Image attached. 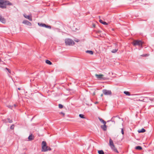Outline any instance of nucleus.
Instances as JSON below:
<instances>
[{"instance_id": "a211bd4d", "label": "nucleus", "mask_w": 154, "mask_h": 154, "mask_svg": "<svg viewBox=\"0 0 154 154\" xmlns=\"http://www.w3.org/2000/svg\"><path fill=\"white\" fill-rule=\"evenodd\" d=\"M86 52L88 54H90L92 55L93 54L94 52L93 51H92L88 50L86 51Z\"/></svg>"}, {"instance_id": "37998d69", "label": "nucleus", "mask_w": 154, "mask_h": 154, "mask_svg": "<svg viewBox=\"0 0 154 154\" xmlns=\"http://www.w3.org/2000/svg\"><path fill=\"white\" fill-rule=\"evenodd\" d=\"M1 61V59H0V61Z\"/></svg>"}, {"instance_id": "6e6552de", "label": "nucleus", "mask_w": 154, "mask_h": 154, "mask_svg": "<svg viewBox=\"0 0 154 154\" xmlns=\"http://www.w3.org/2000/svg\"><path fill=\"white\" fill-rule=\"evenodd\" d=\"M23 24H26L29 26H31L32 25L31 23L29 21L27 20H25L23 21Z\"/></svg>"}, {"instance_id": "f704fd0d", "label": "nucleus", "mask_w": 154, "mask_h": 154, "mask_svg": "<svg viewBox=\"0 0 154 154\" xmlns=\"http://www.w3.org/2000/svg\"><path fill=\"white\" fill-rule=\"evenodd\" d=\"M14 106L15 107H16V106H17V105H16V104H14Z\"/></svg>"}, {"instance_id": "bb28decb", "label": "nucleus", "mask_w": 154, "mask_h": 154, "mask_svg": "<svg viewBox=\"0 0 154 154\" xmlns=\"http://www.w3.org/2000/svg\"><path fill=\"white\" fill-rule=\"evenodd\" d=\"M79 116L82 118L84 119L85 118L84 115L82 114H79Z\"/></svg>"}, {"instance_id": "79ce46f5", "label": "nucleus", "mask_w": 154, "mask_h": 154, "mask_svg": "<svg viewBox=\"0 0 154 154\" xmlns=\"http://www.w3.org/2000/svg\"><path fill=\"white\" fill-rule=\"evenodd\" d=\"M115 117H112V119H113V118Z\"/></svg>"}, {"instance_id": "ddd939ff", "label": "nucleus", "mask_w": 154, "mask_h": 154, "mask_svg": "<svg viewBox=\"0 0 154 154\" xmlns=\"http://www.w3.org/2000/svg\"><path fill=\"white\" fill-rule=\"evenodd\" d=\"M144 98L143 99V100H141V101H143L145 102H147L148 100H149V98L148 97H144Z\"/></svg>"}, {"instance_id": "412c9836", "label": "nucleus", "mask_w": 154, "mask_h": 154, "mask_svg": "<svg viewBox=\"0 0 154 154\" xmlns=\"http://www.w3.org/2000/svg\"><path fill=\"white\" fill-rule=\"evenodd\" d=\"M135 149L139 150H141L142 149V148L141 146H137L135 147Z\"/></svg>"}, {"instance_id": "9b49d317", "label": "nucleus", "mask_w": 154, "mask_h": 154, "mask_svg": "<svg viewBox=\"0 0 154 154\" xmlns=\"http://www.w3.org/2000/svg\"><path fill=\"white\" fill-rule=\"evenodd\" d=\"M111 149L114 152H118V150L117 149L115 148L114 145H113V146H110Z\"/></svg>"}, {"instance_id": "a19ab883", "label": "nucleus", "mask_w": 154, "mask_h": 154, "mask_svg": "<svg viewBox=\"0 0 154 154\" xmlns=\"http://www.w3.org/2000/svg\"><path fill=\"white\" fill-rule=\"evenodd\" d=\"M18 90H20V88H18Z\"/></svg>"}, {"instance_id": "f257e3e1", "label": "nucleus", "mask_w": 154, "mask_h": 154, "mask_svg": "<svg viewBox=\"0 0 154 154\" xmlns=\"http://www.w3.org/2000/svg\"><path fill=\"white\" fill-rule=\"evenodd\" d=\"M12 5V4L8 1L0 0V8H6V5Z\"/></svg>"}, {"instance_id": "2f4dec72", "label": "nucleus", "mask_w": 154, "mask_h": 154, "mask_svg": "<svg viewBox=\"0 0 154 154\" xmlns=\"http://www.w3.org/2000/svg\"><path fill=\"white\" fill-rule=\"evenodd\" d=\"M6 69L8 70V71L9 73H11V71L9 69L7 68H6Z\"/></svg>"}, {"instance_id": "4be33fe9", "label": "nucleus", "mask_w": 154, "mask_h": 154, "mask_svg": "<svg viewBox=\"0 0 154 154\" xmlns=\"http://www.w3.org/2000/svg\"><path fill=\"white\" fill-rule=\"evenodd\" d=\"M45 62L46 63L50 65H51L52 64V63L50 61L47 60H46Z\"/></svg>"}, {"instance_id": "1a4fd4ad", "label": "nucleus", "mask_w": 154, "mask_h": 154, "mask_svg": "<svg viewBox=\"0 0 154 154\" xmlns=\"http://www.w3.org/2000/svg\"><path fill=\"white\" fill-rule=\"evenodd\" d=\"M3 122L5 123L9 122L10 123H11L13 122L12 120L11 119H10L9 118H7L6 119H5L4 120H3Z\"/></svg>"}, {"instance_id": "f3484780", "label": "nucleus", "mask_w": 154, "mask_h": 154, "mask_svg": "<svg viewBox=\"0 0 154 154\" xmlns=\"http://www.w3.org/2000/svg\"><path fill=\"white\" fill-rule=\"evenodd\" d=\"M38 24L39 26L42 27H45V24L42 23H38Z\"/></svg>"}, {"instance_id": "473e14b6", "label": "nucleus", "mask_w": 154, "mask_h": 154, "mask_svg": "<svg viewBox=\"0 0 154 154\" xmlns=\"http://www.w3.org/2000/svg\"><path fill=\"white\" fill-rule=\"evenodd\" d=\"M8 107L9 108H10L11 109H12V107H13V106H11V105H8Z\"/></svg>"}, {"instance_id": "7ed1b4c3", "label": "nucleus", "mask_w": 154, "mask_h": 154, "mask_svg": "<svg viewBox=\"0 0 154 154\" xmlns=\"http://www.w3.org/2000/svg\"><path fill=\"white\" fill-rule=\"evenodd\" d=\"M132 44L135 46L138 45L139 47H142V45L143 44V42L140 40H135L133 41Z\"/></svg>"}, {"instance_id": "c85d7f7f", "label": "nucleus", "mask_w": 154, "mask_h": 154, "mask_svg": "<svg viewBox=\"0 0 154 154\" xmlns=\"http://www.w3.org/2000/svg\"><path fill=\"white\" fill-rule=\"evenodd\" d=\"M14 125H12L10 127V128L11 129H13L14 128Z\"/></svg>"}, {"instance_id": "5701e85b", "label": "nucleus", "mask_w": 154, "mask_h": 154, "mask_svg": "<svg viewBox=\"0 0 154 154\" xmlns=\"http://www.w3.org/2000/svg\"><path fill=\"white\" fill-rule=\"evenodd\" d=\"M124 93L127 95L130 96V93L128 91H125Z\"/></svg>"}, {"instance_id": "9d476101", "label": "nucleus", "mask_w": 154, "mask_h": 154, "mask_svg": "<svg viewBox=\"0 0 154 154\" xmlns=\"http://www.w3.org/2000/svg\"><path fill=\"white\" fill-rule=\"evenodd\" d=\"M0 21L3 23H5L6 22L4 18L2 17L1 15H0Z\"/></svg>"}, {"instance_id": "39448f33", "label": "nucleus", "mask_w": 154, "mask_h": 154, "mask_svg": "<svg viewBox=\"0 0 154 154\" xmlns=\"http://www.w3.org/2000/svg\"><path fill=\"white\" fill-rule=\"evenodd\" d=\"M103 94L106 95H111L112 93L110 90L104 89L103 90Z\"/></svg>"}, {"instance_id": "2eb2a0df", "label": "nucleus", "mask_w": 154, "mask_h": 154, "mask_svg": "<svg viewBox=\"0 0 154 154\" xmlns=\"http://www.w3.org/2000/svg\"><path fill=\"white\" fill-rule=\"evenodd\" d=\"M28 140H29L30 141L33 140L34 138L32 136V134L30 135L28 137Z\"/></svg>"}, {"instance_id": "ea45409f", "label": "nucleus", "mask_w": 154, "mask_h": 154, "mask_svg": "<svg viewBox=\"0 0 154 154\" xmlns=\"http://www.w3.org/2000/svg\"><path fill=\"white\" fill-rule=\"evenodd\" d=\"M141 100H140V99H139L138 100L140 101H141Z\"/></svg>"}, {"instance_id": "e433bc0d", "label": "nucleus", "mask_w": 154, "mask_h": 154, "mask_svg": "<svg viewBox=\"0 0 154 154\" xmlns=\"http://www.w3.org/2000/svg\"><path fill=\"white\" fill-rule=\"evenodd\" d=\"M98 103V102H96L95 103V104H97V103Z\"/></svg>"}, {"instance_id": "f8f14e48", "label": "nucleus", "mask_w": 154, "mask_h": 154, "mask_svg": "<svg viewBox=\"0 0 154 154\" xmlns=\"http://www.w3.org/2000/svg\"><path fill=\"white\" fill-rule=\"evenodd\" d=\"M106 124H104V125H101V128L104 131H106L107 129Z\"/></svg>"}, {"instance_id": "72a5a7b5", "label": "nucleus", "mask_w": 154, "mask_h": 154, "mask_svg": "<svg viewBox=\"0 0 154 154\" xmlns=\"http://www.w3.org/2000/svg\"><path fill=\"white\" fill-rule=\"evenodd\" d=\"M60 114H62V115H63V116H64V115H65L64 113L63 112H60Z\"/></svg>"}, {"instance_id": "a878e982", "label": "nucleus", "mask_w": 154, "mask_h": 154, "mask_svg": "<svg viewBox=\"0 0 154 154\" xmlns=\"http://www.w3.org/2000/svg\"><path fill=\"white\" fill-rule=\"evenodd\" d=\"M45 27L46 28L50 29H51V26L47 25L46 24H45Z\"/></svg>"}, {"instance_id": "b1692460", "label": "nucleus", "mask_w": 154, "mask_h": 154, "mask_svg": "<svg viewBox=\"0 0 154 154\" xmlns=\"http://www.w3.org/2000/svg\"><path fill=\"white\" fill-rule=\"evenodd\" d=\"M98 153L99 154H104V152L102 150H98Z\"/></svg>"}, {"instance_id": "4c0bfd02", "label": "nucleus", "mask_w": 154, "mask_h": 154, "mask_svg": "<svg viewBox=\"0 0 154 154\" xmlns=\"http://www.w3.org/2000/svg\"><path fill=\"white\" fill-rule=\"evenodd\" d=\"M103 94H102L101 95V97H102L103 96Z\"/></svg>"}, {"instance_id": "6ab92c4d", "label": "nucleus", "mask_w": 154, "mask_h": 154, "mask_svg": "<svg viewBox=\"0 0 154 154\" xmlns=\"http://www.w3.org/2000/svg\"><path fill=\"white\" fill-rule=\"evenodd\" d=\"M145 131H146V130L142 128L141 130H138V132L139 133H143V132H145Z\"/></svg>"}, {"instance_id": "cd10ccee", "label": "nucleus", "mask_w": 154, "mask_h": 154, "mask_svg": "<svg viewBox=\"0 0 154 154\" xmlns=\"http://www.w3.org/2000/svg\"><path fill=\"white\" fill-rule=\"evenodd\" d=\"M63 106L62 104H59V107L61 109V108H63Z\"/></svg>"}, {"instance_id": "393cba45", "label": "nucleus", "mask_w": 154, "mask_h": 154, "mask_svg": "<svg viewBox=\"0 0 154 154\" xmlns=\"http://www.w3.org/2000/svg\"><path fill=\"white\" fill-rule=\"evenodd\" d=\"M118 50V49H113L112 51V52L113 53H115L117 52Z\"/></svg>"}, {"instance_id": "aec40b11", "label": "nucleus", "mask_w": 154, "mask_h": 154, "mask_svg": "<svg viewBox=\"0 0 154 154\" xmlns=\"http://www.w3.org/2000/svg\"><path fill=\"white\" fill-rule=\"evenodd\" d=\"M99 119L101 122L104 124H106V122L103 119L100 118H99Z\"/></svg>"}, {"instance_id": "c9c22d12", "label": "nucleus", "mask_w": 154, "mask_h": 154, "mask_svg": "<svg viewBox=\"0 0 154 154\" xmlns=\"http://www.w3.org/2000/svg\"><path fill=\"white\" fill-rule=\"evenodd\" d=\"M112 121V122H113V121H112V120H109V121H107V122H109V121Z\"/></svg>"}, {"instance_id": "20e7f679", "label": "nucleus", "mask_w": 154, "mask_h": 154, "mask_svg": "<svg viewBox=\"0 0 154 154\" xmlns=\"http://www.w3.org/2000/svg\"><path fill=\"white\" fill-rule=\"evenodd\" d=\"M65 43L66 45H71L75 44L73 41L70 39H66L65 40Z\"/></svg>"}, {"instance_id": "4468645a", "label": "nucleus", "mask_w": 154, "mask_h": 154, "mask_svg": "<svg viewBox=\"0 0 154 154\" xmlns=\"http://www.w3.org/2000/svg\"><path fill=\"white\" fill-rule=\"evenodd\" d=\"M114 145V143L112 140L111 139H110L109 140V145L110 146H113Z\"/></svg>"}, {"instance_id": "0eeeda50", "label": "nucleus", "mask_w": 154, "mask_h": 154, "mask_svg": "<svg viewBox=\"0 0 154 154\" xmlns=\"http://www.w3.org/2000/svg\"><path fill=\"white\" fill-rule=\"evenodd\" d=\"M24 17L28 19L30 21H32V16L31 14L29 15H27L26 14H23Z\"/></svg>"}, {"instance_id": "dca6fc26", "label": "nucleus", "mask_w": 154, "mask_h": 154, "mask_svg": "<svg viewBox=\"0 0 154 154\" xmlns=\"http://www.w3.org/2000/svg\"><path fill=\"white\" fill-rule=\"evenodd\" d=\"M99 22L101 23L104 25H107L108 24V23H106V22L103 21L102 20H101V19H100L99 20Z\"/></svg>"}, {"instance_id": "58836bf2", "label": "nucleus", "mask_w": 154, "mask_h": 154, "mask_svg": "<svg viewBox=\"0 0 154 154\" xmlns=\"http://www.w3.org/2000/svg\"><path fill=\"white\" fill-rule=\"evenodd\" d=\"M75 42H79V41L78 40H75Z\"/></svg>"}, {"instance_id": "7c9ffc66", "label": "nucleus", "mask_w": 154, "mask_h": 154, "mask_svg": "<svg viewBox=\"0 0 154 154\" xmlns=\"http://www.w3.org/2000/svg\"><path fill=\"white\" fill-rule=\"evenodd\" d=\"M149 99L151 101H154V99H152V98H149Z\"/></svg>"}, {"instance_id": "c756f323", "label": "nucleus", "mask_w": 154, "mask_h": 154, "mask_svg": "<svg viewBox=\"0 0 154 154\" xmlns=\"http://www.w3.org/2000/svg\"><path fill=\"white\" fill-rule=\"evenodd\" d=\"M121 133H122V134H124V132L123 129V128H122L121 129Z\"/></svg>"}, {"instance_id": "423d86ee", "label": "nucleus", "mask_w": 154, "mask_h": 154, "mask_svg": "<svg viewBox=\"0 0 154 154\" xmlns=\"http://www.w3.org/2000/svg\"><path fill=\"white\" fill-rule=\"evenodd\" d=\"M95 76L96 77L99 79H103L104 80L106 78H105L103 77L104 75L102 74H95Z\"/></svg>"}, {"instance_id": "f03ea898", "label": "nucleus", "mask_w": 154, "mask_h": 154, "mask_svg": "<svg viewBox=\"0 0 154 154\" xmlns=\"http://www.w3.org/2000/svg\"><path fill=\"white\" fill-rule=\"evenodd\" d=\"M42 151L43 152H46L48 151L51 150V149L46 146L47 143L45 141H43L42 143Z\"/></svg>"}]
</instances>
